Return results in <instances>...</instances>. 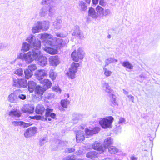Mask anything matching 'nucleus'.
Wrapping results in <instances>:
<instances>
[{"label":"nucleus","instance_id":"f257e3e1","mask_svg":"<svg viewBox=\"0 0 160 160\" xmlns=\"http://www.w3.org/2000/svg\"><path fill=\"white\" fill-rule=\"evenodd\" d=\"M38 37L41 39L44 40L45 46L49 45L51 47L58 46L61 47L65 46L69 42L68 39H66L64 40L59 38H53L51 35L47 33L39 34Z\"/></svg>","mask_w":160,"mask_h":160},{"label":"nucleus","instance_id":"f03ea898","mask_svg":"<svg viewBox=\"0 0 160 160\" xmlns=\"http://www.w3.org/2000/svg\"><path fill=\"white\" fill-rule=\"evenodd\" d=\"M42 5H47L43 7L40 9L39 14L41 17H44L48 15L53 16L55 14L57 8L55 6V0H42L41 2Z\"/></svg>","mask_w":160,"mask_h":160},{"label":"nucleus","instance_id":"7ed1b4c3","mask_svg":"<svg viewBox=\"0 0 160 160\" xmlns=\"http://www.w3.org/2000/svg\"><path fill=\"white\" fill-rule=\"evenodd\" d=\"M49 22L48 21H38L35 22L32 28V32L33 33H38L42 29L46 30L49 28Z\"/></svg>","mask_w":160,"mask_h":160},{"label":"nucleus","instance_id":"20e7f679","mask_svg":"<svg viewBox=\"0 0 160 160\" xmlns=\"http://www.w3.org/2000/svg\"><path fill=\"white\" fill-rule=\"evenodd\" d=\"M113 119L112 116H109L107 118H101L99 121V123L103 128H110L111 127Z\"/></svg>","mask_w":160,"mask_h":160},{"label":"nucleus","instance_id":"39448f33","mask_svg":"<svg viewBox=\"0 0 160 160\" xmlns=\"http://www.w3.org/2000/svg\"><path fill=\"white\" fill-rule=\"evenodd\" d=\"M26 41L30 44L34 48H40L41 46V42L36 39V37L33 35H30L26 39Z\"/></svg>","mask_w":160,"mask_h":160},{"label":"nucleus","instance_id":"423d86ee","mask_svg":"<svg viewBox=\"0 0 160 160\" xmlns=\"http://www.w3.org/2000/svg\"><path fill=\"white\" fill-rule=\"evenodd\" d=\"M79 66L78 63L73 62L72 63L69 71L67 73V76L71 79H73L75 78L76 73L77 72L78 68Z\"/></svg>","mask_w":160,"mask_h":160},{"label":"nucleus","instance_id":"0eeeda50","mask_svg":"<svg viewBox=\"0 0 160 160\" xmlns=\"http://www.w3.org/2000/svg\"><path fill=\"white\" fill-rule=\"evenodd\" d=\"M39 48H34L32 51H29L30 52V55L29 57L30 59L29 63L32 62L34 60L37 61L43 55L39 50Z\"/></svg>","mask_w":160,"mask_h":160},{"label":"nucleus","instance_id":"6e6552de","mask_svg":"<svg viewBox=\"0 0 160 160\" xmlns=\"http://www.w3.org/2000/svg\"><path fill=\"white\" fill-rule=\"evenodd\" d=\"M84 56V53L81 48H79L77 52L75 50L72 53L71 56L73 60L76 62H78L79 59L82 60Z\"/></svg>","mask_w":160,"mask_h":160},{"label":"nucleus","instance_id":"1a4fd4ad","mask_svg":"<svg viewBox=\"0 0 160 160\" xmlns=\"http://www.w3.org/2000/svg\"><path fill=\"white\" fill-rule=\"evenodd\" d=\"M100 131V128L98 127H96L93 129L90 128H86L85 129V136L86 138H88L89 136L98 133Z\"/></svg>","mask_w":160,"mask_h":160},{"label":"nucleus","instance_id":"9d476101","mask_svg":"<svg viewBox=\"0 0 160 160\" xmlns=\"http://www.w3.org/2000/svg\"><path fill=\"white\" fill-rule=\"evenodd\" d=\"M35 75L37 79L41 81L47 75V71L44 69L38 70L36 71Z\"/></svg>","mask_w":160,"mask_h":160},{"label":"nucleus","instance_id":"9b49d317","mask_svg":"<svg viewBox=\"0 0 160 160\" xmlns=\"http://www.w3.org/2000/svg\"><path fill=\"white\" fill-rule=\"evenodd\" d=\"M49 62L50 65L52 66H56L60 63L59 58L57 56H50L49 58Z\"/></svg>","mask_w":160,"mask_h":160},{"label":"nucleus","instance_id":"f8f14e48","mask_svg":"<svg viewBox=\"0 0 160 160\" xmlns=\"http://www.w3.org/2000/svg\"><path fill=\"white\" fill-rule=\"evenodd\" d=\"M92 147L94 150H97V152L100 154L104 151V148L102 143L98 141H96L94 142L92 145Z\"/></svg>","mask_w":160,"mask_h":160},{"label":"nucleus","instance_id":"ddd939ff","mask_svg":"<svg viewBox=\"0 0 160 160\" xmlns=\"http://www.w3.org/2000/svg\"><path fill=\"white\" fill-rule=\"evenodd\" d=\"M76 138L77 142H80L84 140L85 137L84 135V132L81 130H77L76 131Z\"/></svg>","mask_w":160,"mask_h":160},{"label":"nucleus","instance_id":"4468645a","mask_svg":"<svg viewBox=\"0 0 160 160\" xmlns=\"http://www.w3.org/2000/svg\"><path fill=\"white\" fill-rule=\"evenodd\" d=\"M36 131V128L35 127L29 128L25 132L24 136L26 138H28L35 134Z\"/></svg>","mask_w":160,"mask_h":160},{"label":"nucleus","instance_id":"2eb2a0df","mask_svg":"<svg viewBox=\"0 0 160 160\" xmlns=\"http://www.w3.org/2000/svg\"><path fill=\"white\" fill-rule=\"evenodd\" d=\"M30 53L29 52L26 53H23L21 52L18 54L17 58L22 60L25 61L26 63H29V61H31V59L29 57V56L30 54Z\"/></svg>","mask_w":160,"mask_h":160},{"label":"nucleus","instance_id":"dca6fc26","mask_svg":"<svg viewBox=\"0 0 160 160\" xmlns=\"http://www.w3.org/2000/svg\"><path fill=\"white\" fill-rule=\"evenodd\" d=\"M96 10L97 13L98 20H100L104 16V8L98 5L96 8Z\"/></svg>","mask_w":160,"mask_h":160},{"label":"nucleus","instance_id":"f3484780","mask_svg":"<svg viewBox=\"0 0 160 160\" xmlns=\"http://www.w3.org/2000/svg\"><path fill=\"white\" fill-rule=\"evenodd\" d=\"M34 108L29 104H26L24 105L22 110V111L26 113H31L33 112Z\"/></svg>","mask_w":160,"mask_h":160},{"label":"nucleus","instance_id":"a211bd4d","mask_svg":"<svg viewBox=\"0 0 160 160\" xmlns=\"http://www.w3.org/2000/svg\"><path fill=\"white\" fill-rule=\"evenodd\" d=\"M45 116L46 120L50 121L51 120L50 117L54 118L56 116V114L52 112V109L47 108L46 109Z\"/></svg>","mask_w":160,"mask_h":160},{"label":"nucleus","instance_id":"6ab92c4d","mask_svg":"<svg viewBox=\"0 0 160 160\" xmlns=\"http://www.w3.org/2000/svg\"><path fill=\"white\" fill-rule=\"evenodd\" d=\"M88 16L95 20H98V18L97 17V13L95 10V9L92 8H89L88 12Z\"/></svg>","mask_w":160,"mask_h":160},{"label":"nucleus","instance_id":"aec40b11","mask_svg":"<svg viewBox=\"0 0 160 160\" xmlns=\"http://www.w3.org/2000/svg\"><path fill=\"white\" fill-rule=\"evenodd\" d=\"M113 143V140L111 137H108L105 139L104 142L103 148H104V151L106 149L108 148V147L112 144Z\"/></svg>","mask_w":160,"mask_h":160},{"label":"nucleus","instance_id":"412c9836","mask_svg":"<svg viewBox=\"0 0 160 160\" xmlns=\"http://www.w3.org/2000/svg\"><path fill=\"white\" fill-rule=\"evenodd\" d=\"M38 65L42 67L46 66L48 63V60L46 57L43 55L37 61Z\"/></svg>","mask_w":160,"mask_h":160},{"label":"nucleus","instance_id":"4be33fe9","mask_svg":"<svg viewBox=\"0 0 160 160\" xmlns=\"http://www.w3.org/2000/svg\"><path fill=\"white\" fill-rule=\"evenodd\" d=\"M8 100L11 102L16 103L19 101V98L15 93H13L9 95Z\"/></svg>","mask_w":160,"mask_h":160},{"label":"nucleus","instance_id":"5701e85b","mask_svg":"<svg viewBox=\"0 0 160 160\" xmlns=\"http://www.w3.org/2000/svg\"><path fill=\"white\" fill-rule=\"evenodd\" d=\"M102 86L105 92L108 94L113 92V90L111 88L108 83L104 82L102 83Z\"/></svg>","mask_w":160,"mask_h":160},{"label":"nucleus","instance_id":"b1692460","mask_svg":"<svg viewBox=\"0 0 160 160\" xmlns=\"http://www.w3.org/2000/svg\"><path fill=\"white\" fill-rule=\"evenodd\" d=\"M62 20L60 17L58 18L56 21L54 22L53 23V26L54 28L57 30L60 29L62 27Z\"/></svg>","mask_w":160,"mask_h":160},{"label":"nucleus","instance_id":"393cba45","mask_svg":"<svg viewBox=\"0 0 160 160\" xmlns=\"http://www.w3.org/2000/svg\"><path fill=\"white\" fill-rule=\"evenodd\" d=\"M75 27L76 29L74 30L72 33V35L78 37L81 39L83 38H84L83 35L80 31L79 27L77 26Z\"/></svg>","mask_w":160,"mask_h":160},{"label":"nucleus","instance_id":"a878e982","mask_svg":"<svg viewBox=\"0 0 160 160\" xmlns=\"http://www.w3.org/2000/svg\"><path fill=\"white\" fill-rule=\"evenodd\" d=\"M114 92L112 93L108 94L109 97L110 98V100L111 103V105L113 106H117L118 105L116 101V96L114 94Z\"/></svg>","mask_w":160,"mask_h":160},{"label":"nucleus","instance_id":"bb28decb","mask_svg":"<svg viewBox=\"0 0 160 160\" xmlns=\"http://www.w3.org/2000/svg\"><path fill=\"white\" fill-rule=\"evenodd\" d=\"M28 86V90L30 92H33L37 86L36 82L33 81H29Z\"/></svg>","mask_w":160,"mask_h":160},{"label":"nucleus","instance_id":"cd10ccee","mask_svg":"<svg viewBox=\"0 0 160 160\" xmlns=\"http://www.w3.org/2000/svg\"><path fill=\"white\" fill-rule=\"evenodd\" d=\"M45 108L42 104H38L36 107L35 112L36 113L39 114H42L44 112Z\"/></svg>","mask_w":160,"mask_h":160},{"label":"nucleus","instance_id":"c85d7f7f","mask_svg":"<svg viewBox=\"0 0 160 160\" xmlns=\"http://www.w3.org/2000/svg\"><path fill=\"white\" fill-rule=\"evenodd\" d=\"M21 113L17 110H12L9 112V115L12 117H19L21 116Z\"/></svg>","mask_w":160,"mask_h":160},{"label":"nucleus","instance_id":"c756f323","mask_svg":"<svg viewBox=\"0 0 160 160\" xmlns=\"http://www.w3.org/2000/svg\"><path fill=\"white\" fill-rule=\"evenodd\" d=\"M30 47L31 45L29 44L24 42L22 44L21 50L23 52H26L29 50Z\"/></svg>","mask_w":160,"mask_h":160},{"label":"nucleus","instance_id":"7c9ffc66","mask_svg":"<svg viewBox=\"0 0 160 160\" xmlns=\"http://www.w3.org/2000/svg\"><path fill=\"white\" fill-rule=\"evenodd\" d=\"M35 91L36 94L40 95H42L44 92L43 88L39 85L36 86Z\"/></svg>","mask_w":160,"mask_h":160},{"label":"nucleus","instance_id":"2f4dec72","mask_svg":"<svg viewBox=\"0 0 160 160\" xmlns=\"http://www.w3.org/2000/svg\"><path fill=\"white\" fill-rule=\"evenodd\" d=\"M98 152L95 151L90 152L86 154V157L92 159L93 158L98 157Z\"/></svg>","mask_w":160,"mask_h":160},{"label":"nucleus","instance_id":"473e14b6","mask_svg":"<svg viewBox=\"0 0 160 160\" xmlns=\"http://www.w3.org/2000/svg\"><path fill=\"white\" fill-rule=\"evenodd\" d=\"M118 60L115 59L114 58L110 57L107 59L105 61V65L104 66H107L109 64L118 62Z\"/></svg>","mask_w":160,"mask_h":160},{"label":"nucleus","instance_id":"72a5a7b5","mask_svg":"<svg viewBox=\"0 0 160 160\" xmlns=\"http://www.w3.org/2000/svg\"><path fill=\"white\" fill-rule=\"evenodd\" d=\"M122 65L123 67L126 68L131 70L133 69V66L128 61H125L122 62Z\"/></svg>","mask_w":160,"mask_h":160},{"label":"nucleus","instance_id":"f704fd0d","mask_svg":"<svg viewBox=\"0 0 160 160\" xmlns=\"http://www.w3.org/2000/svg\"><path fill=\"white\" fill-rule=\"evenodd\" d=\"M84 117L82 114L74 113L73 115L72 118L74 120H79L82 119Z\"/></svg>","mask_w":160,"mask_h":160},{"label":"nucleus","instance_id":"c9c22d12","mask_svg":"<svg viewBox=\"0 0 160 160\" xmlns=\"http://www.w3.org/2000/svg\"><path fill=\"white\" fill-rule=\"evenodd\" d=\"M44 50L46 52L50 53L51 54H55L56 51L53 48L49 47H46L44 48Z\"/></svg>","mask_w":160,"mask_h":160},{"label":"nucleus","instance_id":"e433bc0d","mask_svg":"<svg viewBox=\"0 0 160 160\" xmlns=\"http://www.w3.org/2000/svg\"><path fill=\"white\" fill-rule=\"evenodd\" d=\"M25 77L27 79H28L31 78L33 75V72L28 69H27L24 71Z\"/></svg>","mask_w":160,"mask_h":160},{"label":"nucleus","instance_id":"4c0bfd02","mask_svg":"<svg viewBox=\"0 0 160 160\" xmlns=\"http://www.w3.org/2000/svg\"><path fill=\"white\" fill-rule=\"evenodd\" d=\"M108 148L109 152L112 154H115L118 151V148L113 146H111Z\"/></svg>","mask_w":160,"mask_h":160},{"label":"nucleus","instance_id":"58836bf2","mask_svg":"<svg viewBox=\"0 0 160 160\" xmlns=\"http://www.w3.org/2000/svg\"><path fill=\"white\" fill-rule=\"evenodd\" d=\"M44 86H46L47 88H48L51 87L52 85V83L48 79H44L43 81L41 82Z\"/></svg>","mask_w":160,"mask_h":160},{"label":"nucleus","instance_id":"ea45409f","mask_svg":"<svg viewBox=\"0 0 160 160\" xmlns=\"http://www.w3.org/2000/svg\"><path fill=\"white\" fill-rule=\"evenodd\" d=\"M107 66H103L102 68L104 72V74L107 77L110 76L112 74V72L106 68Z\"/></svg>","mask_w":160,"mask_h":160},{"label":"nucleus","instance_id":"a19ab883","mask_svg":"<svg viewBox=\"0 0 160 160\" xmlns=\"http://www.w3.org/2000/svg\"><path fill=\"white\" fill-rule=\"evenodd\" d=\"M20 87L26 88L27 85V81L25 79H19Z\"/></svg>","mask_w":160,"mask_h":160},{"label":"nucleus","instance_id":"79ce46f5","mask_svg":"<svg viewBox=\"0 0 160 160\" xmlns=\"http://www.w3.org/2000/svg\"><path fill=\"white\" fill-rule=\"evenodd\" d=\"M48 138L47 137H41L40 138L39 141V144L40 146H42L44 145L48 141Z\"/></svg>","mask_w":160,"mask_h":160},{"label":"nucleus","instance_id":"37998d69","mask_svg":"<svg viewBox=\"0 0 160 160\" xmlns=\"http://www.w3.org/2000/svg\"><path fill=\"white\" fill-rule=\"evenodd\" d=\"M70 103L69 100L67 99H64L61 101V104L62 107L66 108L68 105Z\"/></svg>","mask_w":160,"mask_h":160},{"label":"nucleus","instance_id":"c03bdc74","mask_svg":"<svg viewBox=\"0 0 160 160\" xmlns=\"http://www.w3.org/2000/svg\"><path fill=\"white\" fill-rule=\"evenodd\" d=\"M57 76V73L54 72L52 70H50L49 72V76L52 80H54L56 79Z\"/></svg>","mask_w":160,"mask_h":160},{"label":"nucleus","instance_id":"a18cd8bd","mask_svg":"<svg viewBox=\"0 0 160 160\" xmlns=\"http://www.w3.org/2000/svg\"><path fill=\"white\" fill-rule=\"evenodd\" d=\"M79 6L81 10L82 11L84 12L87 9V6L86 5L85 3L82 1L80 2Z\"/></svg>","mask_w":160,"mask_h":160},{"label":"nucleus","instance_id":"49530a36","mask_svg":"<svg viewBox=\"0 0 160 160\" xmlns=\"http://www.w3.org/2000/svg\"><path fill=\"white\" fill-rule=\"evenodd\" d=\"M14 73L19 76H22V75H23V71L22 69L21 68H19L15 70L14 72Z\"/></svg>","mask_w":160,"mask_h":160},{"label":"nucleus","instance_id":"de8ad7c7","mask_svg":"<svg viewBox=\"0 0 160 160\" xmlns=\"http://www.w3.org/2000/svg\"><path fill=\"white\" fill-rule=\"evenodd\" d=\"M19 79L16 78H13V85L15 87H20Z\"/></svg>","mask_w":160,"mask_h":160},{"label":"nucleus","instance_id":"09e8293b","mask_svg":"<svg viewBox=\"0 0 160 160\" xmlns=\"http://www.w3.org/2000/svg\"><path fill=\"white\" fill-rule=\"evenodd\" d=\"M37 67L35 64H32L28 66V69L32 72L37 69Z\"/></svg>","mask_w":160,"mask_h":160},{"label":"nucleus","instance_id":"8fccbe9b","mask_svg":"<svg viewBox=\"0 0 160 160\" xmlns=\"http://www.w3.org/2000/svg\"><path fill=\"white\" fill-rule=\"evenodd\" d=\"M32 125V124L25 122L22 121H21V124L20 126L24 128H26Z\"/></svg>","mask_w":160,"mask_h":160},{"label":"nucleus","instance_id":"3c124183","mask_svg":"<svg viewBox=\"0 0 160 160\" xmlns=\"http://www.w3.org/2000/svg\"><path fill=\"white\" fill-rule=\"evenodd\" d=\"M76 157L75 155H72V156H69L64 158V160H74L76 159Z\"/></svg>","mask_w":160,"mask_h":160},{"label":"nucleus","instance_id":"603ef678","mask_svg":"<svg viewBox=\"0 0 160 160\" xmlns=\"http://www.w3.org/2000/svg\"><path fill=\"white\" fill-rule=\"evenodd\" d=\"M53 90L58 92L60 93L61 92V89L58 86H55L52 88Z\"/></svg>","mask_w":160,"mask_h":160},{"label":"nucleus","instance_id":"864d4df0","mask_svg":"<svg viewBox=\"0 0 160 160\" xmlns=\"http://www.w3.org/2000/svg\"><path fill=\"white\" fill-rule=\"evenodd\" d=\"M21 121H12V124L15 126H20L21 124Z\"/></svg>","mask_w":160,"mask_h":160},{"label":"nucleus","instance_id":"5fc2aeb1","mask_svg":"<svg viewBox=\"0 0 160 160\" xmlns=\"http://www.w3.org/2000/svg\"><path fill=\"white\" fill-rule=\"evenodd\" d=\"M75 150L74 148H68L65 149V151L67 153H70L73 152Z\"/></svg>","mask_w":160,"mask_h":160},{"label":"nucleus","instance_id":"6e6d98bb","mask_svg":"<svg viewBox=\"0 0 160 160\" xmlns=\"http://www.w3.org/2000/svg\"><path fill=\"white\" fill-rule=\"evenodd\" d=\"M18 97L20 99L24 100L26 99V96L24 94H21L18 95Z\"/></svg>","mask_w":160,"mask_h":160},{"label":"nucleus","instance_id":"4d7b16f0","mask_svg":"<svg viewBox=\"0 0 160 160\" xmlns=\"http://www.w3.org/2000/svg\"><path fill=\"white\" fill-rule=\"evenodd\" d=\"M30 118L31 119L36 120H40L41 118V116L38 115H36L34 116H30Z\"/></svg>","mask_w":160,"mask_h":160},{"label":"nucleus","instance_id":"13d9d810","mask_svg":"<svg viewBox=\"0 0 160 160\" xmlns=\"http://www.w3.org/2000/svg\"><path fill=\"white\" fill-rule=\"evenodd\" d=\"M99 4L102 6L104 7L106 6V3L104 0H99Z\"/></svg>","mask_w":160,"mask_h":160},{"label":"nucleus","instance_id":"bf43d9fd","mask_svg":"<svg viewBox=\"0 0 160 160\" xmlns=\"http://www.w3.org/2000/svg\"><path fill=\"white\" fill-rule=\"evenodd\" d=\"M6 48V45L3 44H0V51L4 50Z\"/></svg>","mask_w":160,"mask_h":160},{"label":"nucleus","instance_id":"052dcab7","mask_svg":"<svg viewBox=\"0 0 160 160\" xmlns=\"http://www.w3.org/2000/svg\"><path fill=\"white\" fill-rule=\"evenodd\" d=\"M104 16H106L108 15L110 13V10L109 9H107L104 10Z\"/></svg>","mask_w":160,"mask_h":160},{"label":"nucleus","instance_id":"680f3d73","mask_svg":"<svg viewBox=\"0 0 160 160\" xmlns=\"http://www.w3.org/2000/svg\"><path fill=\"white\" fill-rule=\"evenodd\" d=\"M125 120L124 118H120L119 119V120L118 121V123L119 124L125 123Z\"/></svg>","mask_w":160,"mask_h":160},{"label":"nucleus","instance_id":"e2e57ef3","mask_svg":"<svg viewBox=\"0 0 160 160\" xmlns=\"http://www.w3.org/2000/svg\"><path fill=\"white\" fill-rule=\"evenodd\" d=\"M56 35L57 37L60 38H64L66 37L65 35L59 33H57Z\"/></svg>","mask_w":160,"mask_h":160},{"label":"nucleus","instance_id":"0e129e2a","mask_svg":"<svg viewBox=\"0 0 160 160\" xmlns=\"http://www.w3.org/2000/svg\"><path fill=\"white\" fill-rule=\"evenodd\" d=\"M127 97L128 98L131 100L132 102H134V97L131 95H128Z\"/></svg>","mask_w":160,"mask_h":160},{"label":"nucleus","instance_id":"69168bd1","mask_svg":"<svg viewBox=\"0 0 160 160\" xmlns=\"http://www.w3.org/2000/svg\"><path fill=\"white\" fill-rule=\"evenodd\" d=\"M92 3L94 5H96L98 4L99 0H92Z\"/></svg>","mask_w":160,"mask_h":160},{"label":"nucleus","instance_id":"338daca9","mask_svg":"<svg viewBox=\"0 0 160 160\" xmlns=\"http://www.w3.org/2000/svg\"><path fill=\"white\" fill-rule=\"evenodd\" d=\"M131 160H138V158L133 156H132L130 157Z\"/></svg>","mask_w":160,"mask_h":160},{"label":"nucleus","instance_id":"774afa93","mask_svg":"<svg viewBox=\"0 0 160 160\" xmlns=\"http://www.w3.org/2000/svg\"><path fill=\"white\" fill-rule=\"evenodd\" d=\"M86 126L85 125L82 124L80 125V128L81 130H83L84 128H85Z\"/></svg>","mask_w":160,"mask_h":160}]
</instances>
